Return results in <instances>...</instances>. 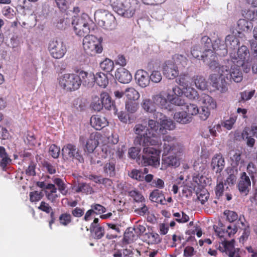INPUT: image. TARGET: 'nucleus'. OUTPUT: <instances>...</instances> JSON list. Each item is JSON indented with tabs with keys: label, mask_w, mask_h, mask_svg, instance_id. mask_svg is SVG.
Listing matches in <instances>:
<instances>
[{
	"label": "nucleus",
	"mask_w": 257,
	"mask_h": 257,
	"mask_svg": "<svg viewBox=\"0 0 257 257\" xmlns=\"http://www.w3.org/2000/svg\"><path fill=\"white\" fill-rule=\"evenodd\" d=\"M210 80L212 86L221 93L227 90L226 79L236 83L240 82L243 79V74L238 65H222L216 73L210 75Z\"/></svg>",
	"instance_id": "obj_1"
},
{
	"label": "nucleus",
	"mask_w": 257,
	"mask_h": 257,
	"mask_svg": "<svg viewBox=\"0 0 257 257\" xmlns=\"http://www.w3.org/2000/svg\"><path fill=\"white\" fill-rule=\"evenodd\" d=\"M163 151L166 155L163 156L162 164L166 167L179 166L180 162L178 158L175 156L168 155L169 154H177L181 153V148L176 139L170 136H165L163 138Z\"/></svg>",
	"instance_id": "obj_2"
},
{
	"label": "nucleus",
	"mask_w": 257,
	"mask_h": 257,
	"mask_svg": "<svg viewBox=\"0 0 257 257\" xmlns=\"http://www.w3.org/2000/svg\"><path fill=\"white\" fill-rule=\"evenodd\" d=\"M134 132L137 135L135 139V143L142 146L148 145H159L160 140L157 137L156 133L153 132L148 125L142 123L136 124L134 127Z\"/></svg>",
	"instance_id": "obj_3"
},
{
	"label": "nucleus",
	"mask_w": 257,
	"mask_h": 257,
	"mask_svg": "<svg viewBox=\"0 0 257 257\" xmlns=\"http://www.w3.org/2000/svg\"><path fill=\"white\" fill-rule=\"evenodd\" d=\"M201 42L202 45H203V52L200 56V59L208 65L210 69L213 72V73H216L222 65L219 64L217 61V52L213 49L215 51L214 52L210 49L211 47L213 48L211 39L207 36H203L201 38Z\"/></svg>",
	"instance_id": "obj_4"
},
{
	"label": "nucleus",
	"mask_w": 257,
	"mask_h": 257,
	"mask_svg": "<svg viewBox=\"0 0 257 257\" xmlns=\"http://www.w3.org/2000/svg\"><path fill=\"white\" fill-rule=\"evenodd\" d=\"M154 103L162 109L171 110L172 104L176 106H182L184 104V100L182 98L176 96L174 94L170 93L169 90L167 92V98L164 96L163 91L152 96Z\"/></svg>",
	"instance_id": "obj_5"
},
{
	"label": "nucleus",
	"mask_w": 257,
	"mask_h": 257,
	"mask_svg": "<svg viewBox=\"0 0 257 257\" xmlns=\"http://www.w3.org/2000/svg\"><path fill=\"white\" fill-rule=\"evenodd\" d=\"M161 118L159 119V122L153 119H149L148 122V125L150 127L151 130L155 132L157 134V137L160 139V135H164L167 133L168 131H172L175 129V124L174 121L170 118L163 115L161 113H158Z\"/></svg>",
	"instance_id": "obj_6"
},
{
	"label": "nucleus",
	"mask_w": 257,
	"mask_h": 257,
	"mask_svg": "<svg viewBox=\"0 0 257 257\" xmlns=\"http://www.w3.org/2000/svg\"><path fill=\"white\" fill-rule=\"evenodd\" d=\"M138 6L136 0H113L112 7L119 15L130 18L135 14Z\"/></svg>",
	"instance_id": "obj_7"
},
{
	"label": "nucleus",
	"mask_w": 257,
	"mask_h": 257,
	"mask_svg": "<svg viewBox=\"0 0 257 257\" xmlns=\"http://www.w3.org/2000/svg\"><path fill=\"white\" fill-rule=\"evenodd\" d=\"M239 43L237 38L234 35H228L225 38V44L224 41L220 39H217L213 43V49L217 52L218 55L224 56L227 54L228 49L233 51Z\"/></svg>",
	"instance_id": "obj_8"
},
{
	"label": "nucleus",
	"mask_w": 257,
	"mask_h": 257,
	"mask_svg": "<svg viewBox=\"0 0 257 257\" xmlns=\"http://www.w3.org/2000/svg\"><path fill=\"white\" fill-rule=\"evenodd\" d=\"M101 38H97L92 35H87L83 40V48L85 53L90 56L100 54L103 50Z\"/></svg>",
	"instance_id": "obj_9"
},
{
	"label": "nucleus",
	"mask_w": 257,
	"mask_h": 257,
	"mask_svg": "<svg viewBox=\"0 0 257 257\" xmlns=\"http://www.w3.org/2000/svg\"><path fill=\"white\" fill-rule=\"evenodd\" d=\"M151 146H142L141 164L144 166H152L156 168L160 165V151L150 147Z\"/></svg>",
	"instance_id": "obj_10"
},
{
	"label": "nucleus",
	"mask_w": 257,
	"mask_h": 257,
	"mask_svg": "<svg viewBox=\"0 0 257 257\" xmlns=\"http://www.w3.org/2000/svg\"><path fill=\"white\" fill-rule=\"evenodd\" d=\"M59 86L67 91H75L80 86V78L76 73H65L58 79Z\"/></svg>",
	"instance_id": "obj_11"
},
{
	"label": "nucleus",
	"mask_w": 257,
	"mask_h": 257,
	"mask_svg": "<svg viewBox=\"0 0 257 257\" xmlns=\"http://www.w3.org/2000/svg\"><path fill=\"white\" fill-rule=\"evenodd\" d=\"M89 21V17L86 14H83L81 17H75L72 24L76 35L80 37L87 35L90 32L88 25Z\"/></svg>",
	"instance_id": "obj_12"
},
{
	"label": "nucleus",
	"mask_w": 257,
	"mask_h": 257,
	"mask_svg": "<svg viewBox=\"0 0 257 257\" xmlns=\"http://www.w3.org/2000/svg\"><path fill=\"white\" fill-rule=\"evenodd\" d=\"M48 50L53 58L58 59L64 57L67 52V48L63 41L55 39L49 42Z\"/></svg>",
	"instance_id": "obj_13"
},
{
	"label": "nucleus",
	"mask_w": 257,
	"mask_h": 257,
	"mask_svg": "<svg viewBox=\"0 0 257 257\" xmlns=\"http://www.w3.org/2000/svg\"><path fill=\"white\" fill-rule=\"evenodd\" d=\"M62 155L64 160L72 159L80 163L84 162L81 151L75 145L72 144H68L63 147Z\"/></svg>",
	"instance_id": "obj_14"
},
{
	"label": "nucleus",
	"mask_w": 257,
	"mask_h": 257,
	"mask_svg": "<svg viewBox=\"0 0 257 257\" xmlns=\"http://www.w3.org/2000/svg\"><path fill=\"white\" fill-rule=\"evenodd\" d=\"M118 135L114 133H112L111 135L107 137V144L103 145L101 148L100 156L102 158L112 157L115 152L113 145L118 143Z\"/></svg>",
	"instance_id": "obj_15"
},
{
	"label": "nucleus",
	"mask_w": 257,
	"mask_h": 257,
	"mask_svg": "<svg viewBox=\"0 0 257 257\" xmlns=\"http://www.w3.org/2000/svg\"><path fill=\"white\" fill-rule=\"evenodd\" d=\"M218 250L228 257H240L239 249L234 247V240L222 241L219 245Z\"/></svg>",
	"instance_id": "obj_16"
},
{
	"label": "nucleus",
	"mask_w": 257,
	"mask_h": 257,
	"mask_svg": "<svg viewBox=\"0 0 257 257\" xmlns=\"http://www.w3.org/2000/svg\"><path fill=\"white\" fill-rule=\"evenodd\" d=\"M229 56L231 61L233 63H238L250 59L249 51L245 46L239 47L237 53L234 51L230 52Z\"/></svg>",
	"instance_id": "obj_17"
},
{
	"label": "nucleus",
	"mask_w": 257,
	"mask_h": 257,
	"mask_svg": "<svg viewBox=\"0 0 257 257\" xmlns=\"http://www.w3.org/2000/svg\"><path fill=\"white\" fill-rule=\"evenodd\" d=\"M172 92L176 96L178 97L183 94L190 100H195L198 98L197 91L190 86L182 88V89L179 87L175 86L172 88Z\"/></svg>",
	"instance_id": "obj_18"
},
{
	"label": "nucleus",
	"mask_w": 257,
	"mask_h": 257,
	"mask_svg": "<svg viewBox=\"0 0 257 257\" xmlns=\"http://www.w3.org/2000/svg\"><path fill=\"white\" fill-rule=\"evenodd\" d=\"M163 72L165 77L169 79L176 78L179 74L177 65L171 61H167L164 63Z\"/></svg>",
	"instance_id": "obj_19"
},
{
	"label": "nucleus",
	"mask_w": 257,
	"mask_h": 257,
	"mask_svg": "<svg viewBox=\"0 0 257 257\" xmlns=\"http://www.w3.org/2000/svg\"><path fill=\"white\" fill-rule=\"evenodd\" d=\"M135 79L138 85L142 88L147 87L150 84L149 74L144 70H138L135 74Z\"/></svg>",
	"instance_id": "obj_20"
},
{
	"label": "nucleus",
	"mask_w": 257,
	"mask_h": 257,
	"mask_svg": "<svg viewBox=\"0 0 257 257\" xmlns=\"http://www.w3.org/2000/svg\"><path fill=\"white\" fill-rule=\"evenodd\" d=\"M225 161L221 154L215 155L211 161V166L216 173H220L224 169Z\"/></svg>",
	"instance_id": "obj_21"
},
{
	"label": "nucleus",
	"mask_w": 257,
	"mask_h": 257,
	"mask_svg": "<svg viewBox=\"0 0 257 257\" xmlns=\"http://www.w3.org/2000/svg\"><path fill=\"white\" fill-rule=\"evenodd\" d=\"M77 75L80 78V85L82 83L83 85L88 87H91L93 85L95 79L93 73L91 72L88 73L82 70L78 72Z\"/></svg>",
	"instance_id": "obj_22"
},
{
	"label": "nucleus",
	"mask_w": 257,
	"mask_h": 257,
	"mask_svg": "<svg viewBox=\"0 0 257 257\" xmlns=\"http://www.w3.org/2000/svg\"><path fill=\"white\" fill-rule=\"evenodd\" d=\"M91 125L96 130H100L108 124L105 117L99 115H94L90 118Z\"/></svg>",
	"instance_id": "obj_23"
},
{
	"label": "nucleus",
	"mask_w": 257,
	"mask_h": 257,
	"mask_svg": "<svg viewBox=\"0 0 257 257\" xmlns=\"http://www.w3.org/2000/svg\"><path fill=\"white\" fill-rule=\"evenodd\" d=\"M115 76L119 82L123 84L128 83L132 79L130 72L122 67L117 69Z\"/></svg>",
	"instance_id": "obj_24"
},
{
	"label": "nucleus",
	"mask_w": 257,
	"mask_h": 257,
	"mask_svg": "<svg viewBox=\"0 0 257 257\" xmlns=\"http://www.w3.org/2000/svg\"><path fill=\"white\" fill-rule=\"evenodd\" d=\"M250 180L245 172H243L241 175L238 185L240 192L246 194L250 187Z\"/></svg>",
	"instance_id": "obj_25"
},
{
	"label": "nucleus",
	"mask_w": 257,
	"mask_h": 257,
	"mask_svg": "<svg viewBox=\"0 0 257 257\" xmlns=\"http://www.w3.org/2000/svg\"><path fill=\"white\" fill-rule=\"evenodd\" d=\"M47 190L45 191L47 199L52 203L57 202V200L60 197V194L57 193V188L54 184H49Z\"/></svg>",
	"instance_id": "obj_26"
},
{
	"label": "nucleus",
	"mask_w": 257,
	"mask_h": 257,
	"mask_svg": "<svg viewBox=\"0 0 257 257\" xmlns=\"http://www.w3.org/2000/svg\"><path fill=\"white\" fill-rule=\"evenodd\" d=\"M98 143L97 137L95 135H90L86 141L84 151L89 153H92L98 146Z\"/></svg>",
	"instance_id": "obj_27"
},
{
	"label": "nucleus",
	"mask_w": 257,
	"mask_h": 257,
	"mask_svg": "<svg viewBox=\"0 0 257 257\" xmlns=\"http://www.w3.org/2000/svg\"><path fill=\"white\" fill-rule=\"evenodd\" d=\"M199 100L203 104L202 106H206V108L211 109H214L216 107V102L208 94H202Z\"/></svg>",
	"instance_id": "obj_28"
},
{
	"label": "nucleus",
	"mask_w": 257,
	"mask_h": 257,
	"mask_svg": "<svg viewBox=\"0 0 257 257\" xmlns=\"http://www.w3.org/2000/svg\"><path fill=\"white\" fill-rule=\"evenodd\" d=\"M174 118L176 122L181 124H187L192 120L184 110L182 111L176 112L174 114Z\"/></svg>",
	"instance_id": "obj_29"
},
{
	"label": "nucleus",
	"mask_w": 257,
	"mask_h": 257,
	"mask_svg": "<svg viewBox=\"0 0 257 257\" xmlns=\"http://www.w3.org/2000/svg\"><path fill=\"white\" fill-rule=\"evenodd\" d=\"M103 172L105 175L113 177L115 175V161L111 159L106 163L103 166Z\"/></svg>",
	"instance_id": "obj_30"
},
{
	"label": "nucleus",
	"mask_w": 257,
	"mask_h": 257,
	"mask_svg": "<svg viewBox=\"0 0 257 257\" xmlns=\"http://www.w3.org/2000/svg\"><path fill=\"white\" fill-rule=\"evenodd\" d=\"M126 100L136 101L140 97V93L134 87H127L124 90Z\"/></svg>",
	"instance_id": "obj_31"
},
{
	"label": "nucleus",
	"mask_w": 257,
	"mask_h": 257,
	"mask_svg": "<svg viewBox=\"0 0 257 257\" xmlns=\"http://www.w3.org/2000/svg\"><path fill=\"white\" fill-rule=\"evenodd\" d=\"M94 82L100 87L105 88L108 84V79L105 74L98 72L94 75Z\"/></svg>",
	"instance_id": "obj_32"
},
{
	"label": "nucleus",
	"mask_w": 257,
	"mask_h": 257,
	"mask_svg": "<svg viewBox=\"0 0 257 257\" xmlns=\"http://www.w3.org/2000/svg\"><path fill=\"white\" fill-rule=\"evenodd\" d=\"M192 78L188 73L181 74L176 79V82L183 88L189 86Z\"/></svg>",
	"instance_id": "obj_33"
},
{
	"label": "nucleus",
	"mask_w": 257,
	"mask_h": 257,
	"mask_svg": "<svg viewBox=\"0 0 257 257\" xmlns=\"http://www.w3.org/2000/svg\"><path fill=\"white\" fill-rule=\"evenodd\" d=\"M144 239L149 244H157L161 241L159 235L155 232L145 233L144 235Z\"/></svg>",
	"instance_id": "obj_34"
},
{
	"label": "nucleus",
	"mask_w": 257,
	"mask_h": 257,
	"mask_svg": "<svg viewBox=\"0 0 257 257\" xmlns=\"http://www.w3.org/2000/svg\"><path fill=\"white\" fill-rule=\"evenodd\" d=\"M184 105V108L183 110H184L185 112L190 116L191 118L192 119V116L194 115H196L199 113V108L198 106L193 103H185L182 105Z\"/></svg>",
	"instance_id": "obj_35"
},
{
	"label": "nucleus",
	"mask_w": 257,
	"mask_h": 257,
	"mask_svg": "<svg viewBox=\"0 0 257 257\" xmlns=\"http://www.w3.org/2000/svg\"><path fill=\"white\" fill-rule=\"evenodd\" d=\"M155 104L149 98L143 99L141 103V106L143 109L146 112L149 113H154L156 111Z\"/></svg>",
	"instance_id": "obj_36"
},
{
	"label": "nucleus",
	"mask_w": 257,
	"mask_h": 257,
	"mask_svg": "<svg viewBox=\"0 0 257 257\" xmlns=\"http://www.w3.org/2000/svg\"><path fill=\"white\" fill-rule=\"evenodd\" d=\"M192 80L198 89L202 90L207 89V82L203 76L201 75L194 76L192 78Z\"/></svg>",
	"instance_id": "obj_37"
},
{
	"label": "nucleus",
	"mask_w": 257,
	"mask_h": 257,
	"mask_svg": "<svg viewBox=\"0 0 257 257\" xmlns=\"http://www.w3.org/2000/svg\"><path fill=\"white\" fill-rule=\"evenodd\" d=\"M0 158L2 159L0 162V166L3 169H5L7 166L10 164L12 160L9 157L5 148L3 147H0Z\"/></svg>",
	"instance_id": "obj_38"
},
{
	"label": "nucleus",
	"mask_w": 257,
	"mask_h": 257,
	"mask_svg": "<svg viewBox=\"0 0 257 257\" xmlns=\"http://www.w3.org/2000/svg\"><path fill=\"white\" fill-rule=\"evenodd\" d=\"M150 200L155 202L159 203L160 204H164L165 200V197L162 191L159 190H154L150 195Z\"/></svg>",
	"instance_id": "obj_39"
},
{
	"label": "nucleus",
	"mask_w": 257,
	"mask_h": 257,
	"mask_svg": "<svg viewBox=\"0 0 257 257\" xmlns=\"http://www.w3.org/2000/svg\"><path fill=\"white\" fill-rule=\"evenodd\" d=\"M90 230L92 237L94 239H100L104 235V228L100 225L90 227Z\"/></svg>",
	"instance_id": "obj_40"
},
{
	"label": "nucleus",
	"mask_w": 257,
	"mask_h": 257,
	"mask_svg": "<svg viewBox=\"0 0 257 257\" xmlns=\"http://www.w3.org/2000/svg\"><path fill=\"white\" fill-rule=\"evenodd\" d=\"M138 237L133 229L130 228L125 231L123 240L126 243H130L136 240Z\"/></svg>",
	"instance_id": "obj_41"
},
{
	"label": "nucleus",
	"mask_w": 257,
	"mask_h": 257,
	"mask_svg": "<svg viewBox=\"0 0 257 257\" xmlns=\"http://www.w3.org/2000/svg\"><path fill=\"white\" fill-rule=\"evenodd\" d=\"M242 16L248 20H253L257 19V8L252 7L249 10L242 11Z\"/></svg>",
	"instance_id": "obj_42"
},
{
	"label": "nucleus",
	"mask_w": 257,
	"mask_h": 257,
	"mask_svg": "<svg viewBox=\"0 0 257 257\" xmlns=\"http://www.w3.org/2000/svg\"><path fill=\"white\" fill-rule=\"evenodd\" d=\"M95 19H98V21L99 22L101 21L102 22V25L103 26H105V18H109V19H112V17L111 15L107 14L105 11L102 12L101 10L97 11L94 14Z\"/></svg>",
	"instance_id": "obj_43"
},
{
	"label": "nucleus",
	"mask_w": 257,
	"mask_h": 257,
	"mask_svg": "<svg viewBox=\"0 0 257 257\" xmlns=\"http://www.w3.org/2000/svg\"><path fill=\"white\" fill-rule=\"evenodd\" d=\"M100 99L102 101L103 106L107 109L111 108L113 105L111 98L109 94L105 92H102L100 94Z\"/></svg>",
	"instance_id": "obj_44"
},
{
	"label": "nucleus",
	"mask_w": 257,
	"mask_h": 257,
	"mask_svg": "<svg viewBox=\"0 0 257 257\" xmlns=\"http://www.w3.org/2000/svg\"><path fill=\"white\" fill-rule=\"evenodd\" d=\"M139 103L135 101L126 100L125 102V108L126 110L130 113H135L139 109Z\"/></svg>",
	"instance_id": "obj_45"
},
{
	"label": "nucleus",
	"mask_w": 257,
	"mask_h": 257,
	"mask_svg": "<svg viewBox=\"0 0 257 257\" xmlns=\"http://www.w3.org/2000/svg\"><path fill=\"white\" fill-rule=\"evenodd\" d=\"M101 68L108 72H111L114 68L113 62L109 59L106 58L100 64Z\"/></svg>",
	"instance_id": "obj_46"
},
{
	"label": "nucleus",
	"mask_w": 257,
	"mask_h": 257,
	"mask_svg": "<svg viewBox=\"0 0 257 257\" xmlns=\"http://www.w3.org/2000/svg\"><path fill=\"white\" fill-rule=\"evenodd\" d=\"M144 174L145 173H143L142 171L134 169L128 173V176L132 179L139 181H143L144 180Z\"/></svg>",
	"instance_id": "obj_47"
},
{
	"label": "nucleus",
	"mask_w": 257,
	"mask_h": 257,
	"mask_svg": "<svg viewBox=\"0 0 257 257\" xmlns=\"http://www.w3.org/2000/svg\"><path fill=\"white\" fill-rule=\"evenodd\" d=\"M203 45H195L191 50V54L195 58L200 59V56L203 54Z\"/></svg>",
	"instance_id": "obj_48"
},
{
	"label": "nucleus",
	"mask_w": 257,
	"mask_h": 257,
	"mask_svg": "<svg viewBox=\"0 0 257 257\" xmlns=\"http://www.w3.org/2000/svg\"><path fill=\"white\" fill-rule=\"evenodd\" d=\"M173 216L175 220L179 223H184L188 222L189 217L183 212H175L173 213Z\"/></svg>",
	"instance_id": "obj_49"
},
{
	"label": "nucleus",
	"mask_w": 257,
	"mask_h": 257,
	"mask_svg": "<svg viewBox=\"0 0 257 257\" xmlns=\"http://www.w3.org/2000/svg\"><path fill=\"white\" fill-rule=\"evenodd\" d=\"M128 194L131 197L134 198L136 202L144 203L145 201L144 196L139 192V191L136 189L130 191L128 192Z\"/></svg>",
	"instance_id": "obj_50"
},
{
	"label": "nucleus",
	"mask_w": 257,
	"mask_h": 257,
	"mask_svg": "<svg viewBox=\"0 0 257 257\" xmlns=\"http://www.w3.org/2000/svg\"><path fill=\"white\" fill-rule=\"evenodd\" d=\"M149 78L152 82L158 83L162 80V76L160 71L154 70L149 75Z\"/></svg>",
	"instance_id": "obj_51"
},
{
	"label": "nucleus",
	"mask_w": 257,
	"mask_h": 257,
	"mask_svg": "<svg viewBox=\"0 0 257 257\" xmlns=\"http://www.w3.org/2000/svg\"><path fill=\"white\" fill-rule=\"evenodd\" d=\"M236 118L237 117L235 115L231 116L228 119L221 122L222 126L228 130H231L236 120Z\"/></svg>",
	"instance_id": "obj_52"
},
{
	"label": "nucleus",
	"mask_w": 257,
	"mask_h": 257,
	"mask_svg": "<svg viewBox=\"0 0 257 257\" xmlns=\"http://www.w3.org/2000/svg\"><path fill=\"white\" fill-rule=\"evenodd\" d=\"M211 109L206 108V106H201L200 110H199V114L200 118L202 120H206L210 114Z\"/></svg>",
	"instance_id": "obj_53"
},
{
	"label": "nucleus",
	"mask_w": 257,
	"mask_h": 257,
	"mask_svg": "<svg viewBox=\"0 0 257 257\" xmlns=\"http://www.w3.org/2000/svg\"><path fill=\"white\" fill-rule=\"evenodd\" d=\"M197 198L202 204H204L209 197V193L205 190H201L197 193Z\"/></svg>",
	"instance_id": "obj_54"
},
{
	"label": "nucleus",
	"mask_w": 257,
	"mask_h": 257,
	"mask_svg": "<svg viewBox=\"0 0 257 257\" xmlns=\"http://www.w3.org/2000/svg\"><path fill=\"white\" fill-rule=\"evenodd\" d=\"M224 214L226 216L227 219L230 222H234L238 218V215L236 212L231 210H225Z\"/></svg>",
	"instance_id": "obj_55"
},
{
	"label": "nucleus",
	"mask_w": 257,
	"mask_h": 257,
	"mask_svg": "<svg viewBox=\"0 0 257 257\" xmlns=\"http://www.w3.org/2000/svg\"><path fill=\"white\" fill-rule=\"evenodd\" d=\"M91 209L94 214H101L106 212L105 207L99 204H94L91 205Z\"/></svg>",
	"instance_id": "obj_56"
},
{
	"label": "nucleus",
	"mask_w": 257,
	"mask_h": 257,
	"mask_svg": "<svg viewBox=\"0 0 257 257\" xmlns=\"http://www.w3.org/2000/svg\"><path fill=\"white\" fill-rule=\"evenodd\" d=\"M76 191L88 194L91 191L90 187L86 183H79L77 186Z\"/></svg>",
	"instance_id": "obj_57"
},
{
	"label": "nucleus",
	"mask_w": 257,
	"mask_h": 257,
	"mask_svg": "<svg viewBox=\"0 0 257 257\" xmlns=\"http://www.w3.org/2000/svg\"><path fill=\"white\" fill-rule=\"evenodd\" d=\"M43 196V194L42 191L32 192L30 193V199L31 202H37L39 201Z\"/></svg>",
	"instance_id": "obj_58"
},
{
	"label": "nucleus",
	"mask_w": 257,
	"mask_h": 257,
	"mask_svg": "<svg viewBox=\"0 0 257 257\" xmlns=\"http://www.w3.org/2000/svg\"><path fill=\"white\" fill-rule=\"evenodd\" d=\"M230 159L236 166L243 163V161L241 160V153L239 151L234 152L233 155L230 157Z\"/></svg>",
	"instance_id": "obj_59"
},
{
	"label": "nucleus",
	"mask_w": 257,
	"mask_h": 257,
	"mask_svg": "<svg viewBox=\"0 0 257 257\" xmlns=\"http://www.w3.org/2000/svg\"><path fill=\"white\" fill-rule=\"evenodd\" d=\"M49 155L53 158H58L60 154V148L55 145H52L49 148Z\"/></svg>",
	"instance_id": "obj_60"
},
{
	"label": "nucleus",
	"mask_w": 257,
	"mask_h": 257,
	"mask_svg": "<svg viewBox=\"0 0 257 257\" xmlns=\"http://www.w3.org/2000/svg\"><path fill=\"white\" fill-rule=\"evenodd\" d=\"M92 107L94 110L99 111L101 110L104 106L101 99H99L98 97H95L92 103Z\"/></svg>",
	"instance_id": "obj_61"
},
{
	"label": "nucleus",
	"mask_w": 257,
	"mask_h": 257,
	"mask_svg": "<svg viewBox=\"0 0 257 257\" xmlns=\"http://www.w3.org/2000/svg\"><path fill=\"white\" fill-rule=\"evenodd\" d=\"M60 223L63 225H67L71 221V216L68 213L61 214L59 217Z\"/></svg>",
	"instance_id": "obj_62"
},
{
	"label": "nucleus",
	"mask_w": 257,
	"mask_h": 257,
	"mask_svg": "<svg viewBox=\"0 0 257 257\" xmlns=\"http://www.w3.org/2000/svg\"><path fill=\"white\" fill-rule=\"evenodd\" d=\"M215 191L216 197L219 199L222 196L224 191V185L222 181L217 184Z\"/></svg>",
	"instance_id": "obj_63"
},
{
	"label": "nucleus",
	"mask_w": 257,
	"mask_h": 257,
	"mask_svg": "<svg viewBox=\"0 0 257 257\" xmlns=\"http://www.w3.org/2000/svg\"><path fill=\"white\" fill-rule=\"evenodd\" d=\"M255 90L250 91H244L240 93L241 99L243 101H247L250 99L254 95Z\"/></svg>",
	"instance_id": "obj_64"
}]
</instances>
